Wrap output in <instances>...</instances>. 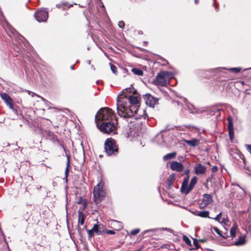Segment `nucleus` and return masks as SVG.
Listing matches in <instances>:
<instances>
[{
    "instance_id": "1",
    "label": "nucleus",
    "mask_w": 251,
    "mask_h": 251,
    "mask_svg": "<svg viewBox=\"0 0 251 251\" xmlns=\"http://www.w3.org/2000/svg\"><path fill=\"white\" fill-rule=\"evenodd\" d=\"M139 94L131 86L126 88L118 95L117 100V110L119 116L124 118L137 117L139 101Z\"/></svg>"
},
{
    "instance_id": "2",
    "label": "nucleus",
    "mask_w": 251,
    "mask_h": 251,
    "mask_svg": "<svg viewBox=\"0 0 251 251\" xmlns=\"http://www.w3.org/2000/svg\"><path fill=\"white\" fill-rule=\"evenodd\" d=\"M116 120L113 115V112L111 109L105 107L101 108L99 110L95 117V121L97 126H99V122L101 123L106 121Z\"/></svg>"
},
{
    "instance_id": "3",
    "label": "nucleus",
    "mask_w": 251,
    "mask_h": 251,
    "mask_svg": "<svg viewBox=\"0 0 251 251\" xmlns=\"http://www.w3.org/2000/svg\"><path fill=\"white\" fill-rule=\"evenodd\" d=\"M106 196L105 190L104 189V183H99L94 188L93 198L96 204H100Z\"/></svg>"
},
{
    "instance_id": "4",
    "label": "nucleus",
    "mask_w": 251,
    "mask_h": 251,
    "mask_svg": "<svg viewBox=\"0 0 251 251\" xmlns=\"http://www.w3.org/2000/svg\"><path fill=\"white\" fill-rule=\"evenodd\" d=\"M117 120H113V121L103 122L99 125L97 126L100 131L106 134H115L116 133V125Z\"/></svg>"
},
{
    "instance_id": "5",
    "label": "nucleus",
    "mask_w": 251,
    "mask_h": 251,
    "mask_svg": "<svg viewBox=\"0 0 251 251\" xmlns=\"http://www.w3.org/2000/svg\"><path fill=\"white\" fill-rule=\"evenodd\" d=\"M105 152L108 155L115 154L118 152V148L115 141L111 138L107 139L104 144Z\"/></svg>"
},
{
    "instance_id": "6",
    "label": "nucleus",
    "mask_w": 251,
    "mask_h": 251,
    "mask_svg": "<svg viewBox=\"0 0 251 251\" xmlns=\"http://www.w3.org/2000/svg\"><path fill=\"white\" fill-rule=\"evenodd\" d=\"M34 16L39 22H46L49 17L48 12L46 9H42L36 12Z\"/></svg>"
},
{
    "instance_id": "7",
    "label": "nucleus",
    "mask_w": 251,
    "mask_h": 251,
    "mask_svg": "<svg viewBox=\"0 0 251 251\" xmlns=\"http://www.w3.org/2000/svg\"><path fill=\"white\" fill-rule=\"evenodd\" d=\"M154 82L157 85L162 86H166L169 83L167 77H165L164 74L162 72L159 73L156 76Z\"/></svg>"
},
{
    "instance_id": "8",
    "label": "nucleus",
    "mask_w": 251,
    "mask_h": 251,
    "mask_svg": "<svg viewBox=\"0 0 251 251\" xmlns=\"http://www.w3.org/2000/svg\"><path fill=\"white\" fill-rule=\"evenodd\" d=\"M145 100L147 105L151 107H154L158 103V100L150 94H147Z\"/></svg>"
},
{
    "instance_id": "9",
    "label": "nucleus",
    "mask_w": 251,
    "mask_h": 251,
    "mask_svg": "<svg viewBox=\"0 0 251 251\" xmlns=\"http://www.w3.org/2000/svg\"><path fill=\"white\" fill-rule=\"evenodd\" d=\"M228 123V130L230 140H232L234 138V126L232 121V118L229 116L227 118Z\"/></svg>"
},
{
    "instance_id": "10",
    "label": "nucleus",
    "mask_w": 251,
    "mask_h": 251,
    "mask_svg": "<svg viewBox=\"0 0 251 251\" xmlns=\"http://www.w3.org/2000/svg\"><path fill=\"white\" fill-rule=\"evenodd\" d=\"M170 168L173 171L180 172L183 170L184 167L181 163L175 161L171 163L170 165Z\"/></svg>"
},
{
    "instance_id": "11",
    "label": "nucleus",
    "mask_w": 251,
    "mask_h": 251,
    "mask_svg": "<svg viewBox=\"0 0 251 251\" xmlns=\"http://www.w3.org/2000/svg\"><path fill=\"white\" fill-rule=\"evenodd\" d=\"M212 201V197L211 195L205 194L203 195L201 205L202 207L206 206Z\"/></svg>"
},
{
    "instance_id": "12",
    "label": "nucleus",
    "mask_w": 251,
    "mask_h": 251,
    "mask_svg": "<svg viewBox=\"0 0 251 251\" xmlns=\"http://www.w3.org/2000/svg\"><path fill=\"white\" fill-rule=\"evenodd\" d=\"M1 99L4 100L6 105L11 109H13L12 100L11 98L6 93L0 94Z\"/></svg>"
},
{
    "instance_id": "13",
    "label": "nucleus",
    "mask_w": 251,
    "mask_h": 251,
    "mask_svg": "<svg viewBox=\"0 0 251 251\" xmlns=\"http://www.w3.org/2000/svg\"><path fill=\"white\" fill-rule=\"evenodd\" d=\"M206 169V168L204 166L201 164H198L195 167L194 172L197 175H202L205 173Z\"/></svg>"
},
{
    "instance_id": "14",
    "label": "nucleus",
    "mask_w": 251,
    "mask_h": 251,
    "mask_svg": "<svg viewBox=\"0 0 251 251\" xmlns=\"http://www.w3.org/2000/svg\"><path fill=\"white\" fill-rule=\"evenodd\" d=\"M198 181V178L196 176H194L192 178L190 183L187 188V190L185 191V194L187 195L193 189L194 186L196 184Z\"/></svg>"
},
{
    "instance_id": "15",
    "label": "nucleus",
    "mask_w": 251,
    "mask_h": 251,
    "mask_svg": "<svg viewBox=\"0 0 251 251\" xmlns=\"http://www.w3.org/2000/svg\"><path fill=\"white\" fill-rule=\"evenodd\" d=\"M189 180V176H188L185 177L184 179L183 183L182 184V186L180 188V191L185 194V191L187 190L188 186V183Z\"/></svg>"
},
{
    "instance_id": "16",
    "label": "nucleus",
    "mask_w": 251,
    "mask_h": 251,
    "mask_svg": "<svg viewBox=\"0 0 251 251\" xmlns=\"http://www.w3.org/2000/svg\"><path fill=\"white\" fill-rule=\"evenodd\" d=\"M184 142L189 146L196 147L200 144V141L197 139H193L190 140H185Z\"/></svg>"
},
{
    "instance_id": "17",
    "label": "nucleus",
    "mask_w": 251,
    "mask_h": 251,
    "mask_svg": "<svg viewBox=\"0 0 251 251\" xmlns=\"http://www.w3.org/2000/svg\"><path fill=\"white\" fill-rule=\"evenodd\" d=\"M159 230H167L171 233H172L173 230L171 229V228H164V227H162V228H154V229H148V230H146L144 231V234H146V233H148V232H156V231H158Z\"/></svg>"
},
{
    "instance_id": "18",
    "label": "nucleus",
    "mask_w": 251,
    "mask_h": 251,
    "mask_svg": "<svg viewBox=\"0 0 251 251\" xmlns=\"http://www.w3.org/2000/svg\"><path fill=\"white\" fill-rule=\"evenodd\" d=\"M176 152H173L170 153H168L163 156V159L164 161H166L172 159H174L176 157Z\"/></svg>"
},
{
    "instance_id": "19",
    "label": "nucleus",
    "mask_w": 251,
    "mask_h": 251,
    "mask_svg": "<svg viewBox=\"0 0 251 251\" xmlns=\"http://www.w3.org/2000/svg\"><path fill=\"white\" fill-rule=\"evenodd\" d=\"M78 224H80L81 225H83L84 223L85 217L83 213L82 210H79L78 211Z\"/></svg>"
},
{
    "instance_id": "20",
    "label": "nucleus",
    "mask_w": 251,
    "mask_h": 251,
    "mask_svg": "<svg viewBox=\"0 0 251 251\" xmlns=\"http://www.w3.org/2000/svg\"><path fill=\"white\" fill-rule=\"evenodd\" d=\"M238 226L236 223H234L230 230V234L232 237H234L236 236V229Z\"/></svg>"
},
{
    "instance_id": "21",
    "label": "nucleus",
    "mask_w": 251,
    "mask_h": 251,
    "mask_svg": "<svg viewBox=\"0 0 251 251\" xmlns=\"http://www.w3.org/2000/svg\"><path fill=\"white\" fill-rule=\"evenodd\" d=\"M209 212L208 211H202L198 212V213L196 215L202 218H211L209 216Z\"/></svg>"
},
{
    "instance_id": "22",
    "label": "nucleus",
    "mask_w": 251,
    "mask_h": 251,
    "mask_svg": "<svg viewBox=\"0 0 251 251\" xmlns=\"http://www.w3.org/2000/svg\"><path fill=\"white\" fill-rule=\"evenodd\" d=\"M246 242L245 237L243 236H240L237 241L235 242L234 245L236 246H240L244 245Z\"/></svg>"
},
{
    "instance_id": "23",
    "label": "nucleus",
    "mask_w": 251,
    "mask_h": 251,
    "mask_svg": "<svg viewBox=\"0 0 251 251\" xmlns=\"http://www.w3.org/2000/svg\"><path fill=\"white\" fill-rule=\"evenodd\" d=\"M219 69H220L228 70H229L231 72L235 73H239L242 70V68L241 67L231 68H229V69H226V68H220Z\"/></svg>"
},
{
    "instance_id": "24",
    "label": "nucleus",
    "mask_w": 251,
    "mask_h": 251,
    "mask_svg": "<svg viewBox=\"0 0 251 251\" xmlns=\"http://www.w3.org/2000/svg\"><path fill=\"white\" fill-rule=\"evenodd\" d=\"M92 229H93L94 233H96L98 235L100 234L102 232V231L100 229V227L99 226V225L97 224L94 225Z\"/></svg>"
},
{
    "instance_id": "25",
    "label": "nucleus",
    "mask_w": 251,
    "mask_h": 251,
    "mask_svg": "<svg viewBox=\"0 0 251 251\" xmlns=\"http://www.w3.org/2000/svg\"><path fill=\"white\" fill-rule=\"evenodd\" d=\"M131 71L135 75H143V71L140 69L134 68L132 69Z\"/></svg>"
},
{
    "instance_id": "26",
    "label": "nucleus",
    "mask_w": 251,
    "mask_h": 251,
    "mask_svg": "<svg viewBox=\"0 0 251 251\" xmlns=\"http://www.w3.org/2000/svg\"><path fill=\"white\" fill-rule=\"evenodd\" d=\"M163 74H164L165 77H167V79L169 81L170 78H172L173 77V74L172 73L168 71H163L161 72Z\"/></svg>"
},
{
    "instance_id": "27",
    "label": "nucleus",
    "mask_w": 251,
    "mask_h": 251,
    "mask_svg": "<svg viewBox=\"0 0 251 251\" xmlns=\"http://www.w3.org/2000/svg\"><path fill=\"white\" fill-rule=\"evenodd\" d=\"M175 180V175L172 174V175H170L168 179V184L170 186L174 182Z\"/></svg>"
},
{
    "instance_id": "28",
    "label": "nucleus",
    "mask_w": 251,
    "mask_h": 251,
    "mask_svg": "<svg viewBox=\"0 0 251 251\" xmlns=\"http://www.w3.org/2000/svg\"><path fill=\"white\" fill-rule=\"evenodd\" d=\"M28 94H31V96H32V97H33L34 96H37V97H39V98H41V100H42L45 102V103L46 104H48V103H49L48 101H47L46 100H45V99L44 98H43V97H40V96H38V95H36V94H35L34 93H33V92H30V91H28Z\"/></svg>"
},
{
    "instance_id": "29",
    "label": "nucleus",
    "mask_w": 251,
    "mask_h": 251,
    "mask_svg": "<svg viewBox=\"0 0 251 251\" xmlns=\"http://www.w3.org/2000/svg\"><path fill=\"white\" fill-rule=\"evenodd\" d=\"M183 240L187 245L192 247L191 240L186 235L183 236Z\"/></svg>"
},
{
    "instance_id": "30",
    "label": "nucleus",
    "mask_w": 251,
    "mask_h": 251,
    "mask_svg": "<svg viewBox=\"0 0 251 251\" xmlns=\"http://www.w3.org/2000/svg\"><path fill=\"white\" fill-rule=\"evenodd\" d=\"M69 165H70V159H69V156H67V166H66V168L65 169V174L66 176L67 175V174L69 172Z\"/></svg>"
},
{
    "instance_id": "31",
    "label": "nucleus",
    "mask_w": 251,
    "mask_h": 251,
    "mask_svg": "<svg viewBox=\"0 0 251 251\" xmlns=\"http://www.w3.org/2000/svg\"><path fill=\"white\" fill-rule=\"evenodd\" d=\"M110 69H111V70L112 71V72L116 74V73H117V67L114 66V65L112 64L111 63H110Z\"/></svg>"
},
{
    "instance_id": "32",
    "label": "nucleus",
    "mask_w": 251,
    "mask_h": 251,
    "mask_svg": "<svg viewBox=\"0 0 251 251\" xmlns=\"http://www.w3.org/2000/svg\"><path fill=\"white\" fill-rule=\"evenodd\" d=\"M214 113L212 114L213 115H216V116H219L220 115V109L213 108L212 111Z\"/></svg>"
},
{
    "instance_id": "33",
    "label": "nucleus",
    "mask_w": 251,
    "mask_h": 251,
    "mask_svg": "<svg viewBox=\"0 0 251 251\" xmlns=\"http://www.w3.org/2000/svg\"><path fill=\"white\" fill-rule=\"evenodd\" d=\"M140 231L139 229H135L131 231L130 234L132 235H135L138 234Z\"/></svg>"
},
{
    "instance_id": "34",
    "label": "nucleus",
    "mask_w": 251,
    "mask_h": 251,
    "mask_svg": "<svg viewBox=\"0 0 251 251\" xmlns=\"http://www.w3.org/2000/svg\"><path fill=\"white\" fill-rule=\"evenodd\" d=\"M87 233L88 235V237L89 238H91L92 236H93L94 232L93 231V229H90L87 230Z\"/></svg>"
},
{
    "instance_id": "35",
    "label": "nucleus",
    "mask_w": 251,
    "mask_h": 251,
    "mask_svg": "<svg viewBox=\"0 0 251 251\" xmlns=\"http://www.w3.org/2000/svg\"><path fill=\"white\" fill-rule=\"evenodd\" d=\"M222 212H220L219 214L217 215V216L215 218H213L215 221L220 222V220L222 216Z\"/></svg>"
},
{
    "instance_id": "36",
    "label": "nucleus",
    "mask_w": 251,
    "mask_h": 251,
    "mask_svg": "<svg viewBox=\"0 0 251 251\" xmlns=\"http://www.w3.org/2000/svg\"><path fill=\"white\" fill-rule=\"evenodd\" d=\"M193 240V244L195 246V247L198 249L199 248V244L198 243V240L196 238H192Z\"/></svg>"
},
{
    "instance_id": "37",
    "label": "nucleus",
    "mask_w": 251,
    "mask_h": 251,
    "mask_svg": "<svg viewBox=\"0 0 251 251\" xmlns=\"http://www.w3.org/2000/svg\"><path fill=\"white\" fill-rule=\"evenodd\" d=\"M213 229L219 235L222 236L220 230L216 227H214Z\"/></svg>"
},
{
    "instance_id": "38",
    "label": "nucleus",
    "mask_w": 251,
    "mask_h": 251,
    "mask_svg": "<svg viewBox=\"0 0 251 251\" xmlns=\"http://www.w3.org/2000/svg\"><path fill=\"white\" fill-rule=\"evenodd\" d=\"M180 99H181V100H182V101H183L185 104H186V105L188 106L187 105V100L185 98H184L183 97H180Z\"/></svg>"
},
{
    "instance_id": "39",
    "label": "nucleus",
    "mask_w": 251,
    "mask_h": 251,
    "mask_svg": "<svg viewBox=\"0 0 251 251\" xmlns=\"http://www.w3.org/2000/svg\"><path fill=\"white\" fill-rule=\"evenodd\" d=\"M228 222V220L227 218H224L222 219V223L224 224L225 225H226Z\"/></svg>"
},
{
    "instance_id": "40",
    "label": "nucleus",
    "mask_w": 251,
    "mask_h": 251,
    "mask_svg": "<svg viewBox=\"0 0 251 251\" xmlns=\"http://www.w3.org/2000/svg\"><path fill=\"white\" fill-rule=\"evenodd\" d=\"M106 233L109 234H114L115 232L112 230H107Z\"/></svg>"
},
{
    "instance_id": "41",
    "label": "nucleus",
    "mask_w": 251,
    "mask_h": 251,
    "mask_svg": "<svg viewBox=\"0 0 251 251\" xmlns=\"http://www.w3.org/2000/svg\"><path fill=\"white\" fill-rule=\"evenodd\" d=\"M119 27L122 28L124 26V23L123 21H120L118 24Z\"/></svg>"
},
{
    "instance_id": "42",
    "label": "nucleus",
    "mask_w": 251,
    "mask_h": 251,
    "mask_svg": "<svg viewBox=\"0 0 251 251\" xmlns=\"http://www.w3.org/2000/svg\"><path fill=\"white\" fill-rule=\"evenodd\" d=\"M217 171H218V167H217L215 166L212 167V172L214 173V172H217Z\"/></svg>"
},
{
    "instance_id": "43",
    "label": "nucleus",
    "mask_w": 251,
    "mask_h": 251,
    "mask_svg": "<svg viewBox=\"0 0 251 251\" xmlns=\"http://www.w3.org/2000/svg\"><path fill=\"white\" fill-rule=\"evenodd\" d=\"M190 173V171L189 170H185L184 172V174L187 176H189Z\"/></svg>"
},
{
    "instance_id": "44",
    "label": "nucleus",
    "mask_w": 251,
    "mask_h": 251,
    "mask_svg": "<svg viewBox=\"0 0 251 251\" xmlns=\"http://www.w3.org/2000/svg\"><path fill=\"white\" fill-rule=\"evenodd\" d=\"M143 112L145 113V111H143ZM147 116V114L144 113L143 115H142V117L144 119H145Z\"/></svg>"
},
{
    "instance_id": "45",
    "label": "nucleus",
    "mask_w": 251,
    "mask_h": 251,
    "mask_svg": "<svg viewBox=\"0 0 251 251\" xmlns=\"http://www.w3.org/2000/svg\"><path fill=\"white\" fill-rule=\"evenodd\" d=\"M83 207L82 208V210L84 209L85 208V206L86 205V202L85 201V202H83Z\"/></svg>"
},
{
    "instance_id": "46",
    "label": "nucleus",
    "mask_w": 251,
    "mask_h": 251,
    "mask_svg": "<svg viewBox=\"0 0 251 251\" xmlns=\"http://www.w3.org/2000/svg\"><path fill=\"white\" fill-rule=\"evenodd\" d=\"M176 102L177 103V105H179V104L182 105V104L181 101H180L176 100Z\"/></svg>"
},
{
    "instance_id": "47",
    "label": "nucleus",
    "mask_w": 251,
    "mask_h": 251,
    "mask_svg": "<svg viewBox=\"0 0 251 251\" xmlns=\"http://www.w3.org/2000/svg\"><path fill=\"white\" fill-rule=\"evenodd\" d=\"M117 224H119V225H120V228H122V227H123V226L122 225V224H121V223H119V222H117Z\"/></svg>"
},
{
    "instance_id": "48",
    "label": "nucleus",
    "mask_w": 251,
    "mask_h": 251,
    "mask_svg": "<svg viewBox=\"0 0 251 251\" xmlns=\"http://www.w3.org/2000/svg\"><path fill=\"white\" fill-rule=\"evenodd\" d=\"M199 241L201 242H203L205 241V240H204V239H200V240H199Z\"/></svg>"
},
{
    "instance_id": "49",
    "label": "nucleus",
    "mask_w": 251,
    "mask_h": 251,
    "mask_svg": "<svg viewBox=\"0 0 251 251\" xmlns=\"http://www.w3.org/2000/svg\"><path fill=\"white\" fill-rule=\"evenodd\" d=\"M198 2H199V0H195V4H198Z\"/></svg>"
},
{
    "instance_id": "50",
    "label": "nucleus",
    "mask_w": 251,
    "mask_h": 251,
    "mask_svg": "<svg viewBox=\"0 0 251 251\" xmlns=\"http://www.w3.org/2000/svg\"><path fill=\"white\" fill-rule=\"evenodd\" d=\"M87 63L88 64H90L91 63V61L90 60H88L87 61Z\"/></svg>"
},
{
    "instance_id": "51",
    "label": "nucleus",
    "mask_w": 251,
    "mask_h": 251,
    "mask_svg": "<svg viewBox=\"0 0 251 251\" xmlns=\"http://www.w3.org/2000/svg\"><path fill=\"white\" fill-rule=\"evenodd\" d=\"M74 65H72L71 67V68L72 70H73L74 69Z\"/></svg>"
},
{
    "instance_id": "52",
    "label": "nucleus",
    "mask_w": 251,
    "mask_h": 251,
    "mask_svg": "<svg viewBox=\"0 0 251 251\" xmlns=\"http://www.w3.org/2000/svg\"><path fill=\"white\" fill-rule=\"evenodd\" d=\"M214 0V2H213V5L214 6L215 5V1H216V0Z\"/></svg>"
},
{
    "instance_id": "53",
    "label": "nucleus",
    "mask_w": 251,
    "mask_h": 251,
    "mask_svg": "<svg viewBox=\"0 0 251 251\" xmlns=\"http://www.w3.org/2000/svg\"><path fill=\"white\" fill-rule=\"evenodd\" d=\"M180 159H182V160H183V159H184V158H183V157H180Z\"/></svg>"
},
{
    "instance_id": "54",
    "label": "nucleus",
    "mask_w": 251,
    "mask_h": 251,
    "mask_svg": "<svg viewBox=\"0 0 251 251\" xmlns=\"http://www.w3.org/2000/svg\"><path fill=\"white\" fill-rule=\"evenodd\" d=\"M180 159H182V160H183V159H184V158H183V157H180Z\"/></svg>"
},
{
    "instance_id": "55",
    "label": "nucleus",
    "mask_w": 251,
    "mask_h": 251,
    "mask_svg": "<svg viewBox=\"0 0 251 251\" xmlns=\"http://www.w3.org/2000/svg\"><path fill=\"white\" fill-rule=\"evenodd\" d=\"M216 10L217 11L218 10V8L217 7H216Z\"/></svg>"
},
{
    "instance_id": "56",
    "label": "nucleus",
    "mask_w": 251,
    "mask_h": 251,
    "mask_svg": "<svg viewBox=\"0 0 251 251\" xmlns=\"http://www.w3.org/2000/svg\"><path fill=\"white\" fill-rule=\"evenodd\" d=\"M129 122H130V123H132V121H130Z\"/></svg>"
}]
</instances>
